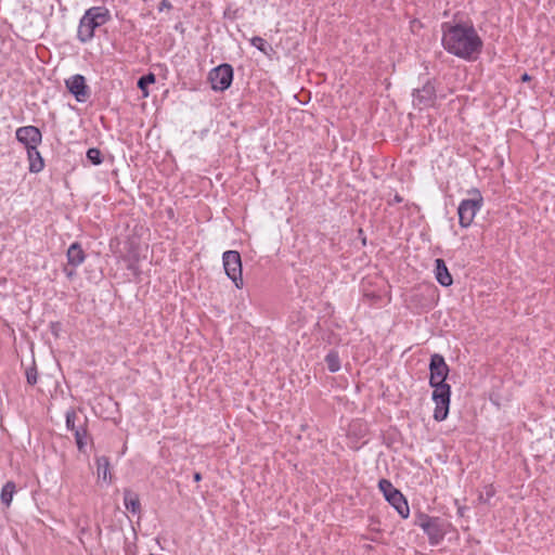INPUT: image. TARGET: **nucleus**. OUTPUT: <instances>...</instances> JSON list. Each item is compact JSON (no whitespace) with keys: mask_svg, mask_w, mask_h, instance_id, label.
Wrapping results in <instances>:
<instances>
[{"mask_svg":"<svg viewBox=\"0 0 555 555\" xmlns=\"http://www.w3.org/2000/svg\"><path fill=\"white\" fill-rule=\"evenodd\" d=\"M325 362H326L327 369L331 372L334 373V372L339 371L340 360H339L338 353L336 351L328 352L327 356L325 357Z\"/></svg>","mask_w":555,"mask_h":555,"instance_id":"nucleus-18","label":"nucleus"},{"mask_svg":"<svg viewBox=\"0 0 555 555\" xmlns=\"http://www.w3.org/2000/svg\"><path fill=\"white\" fill-rule=\"evenodd\" d=\"M194 480H195V481H199V480H202V475H201L199 473H195V474H194Z\"/></svg>","mask_w":555,"mask_h":555,"instance_id":"nucleus-28","label":"nucleus"},{"mask_svg":"<svg viewBox=\"0 0 555 555\" xmlns=\"http://www.w3.org/2000/svg\"><path fill=\"white\" fill-rule=\"evenodd\" d=\"M75 418H76V414L74 411H68L66 413V427L72 430L73 433H75V430L77 429L75 427Z\"/></svg>","mask_w":555,"mask_h":555,"instance_id":"nucleus-24","label":"nucleus"},{"mask_svg":"<svg viewBox=\"0 0 555 555\" xmlns=\"http://www.w3.org/2000/svg\"><path fill=\"white\" fill-rule=\"evenodd\" d=\"M430 385L434 388L433 400L436 404L434 417L437 421L446 420L449 413L450 386L444 383L449 367L443 358L434 354L430 361Z\"/></svg>","mask_w":555,"mask_h":555,"instance_id":"nucleus-2","label":"nucleus"},{"mask_svg":"<svg viewBox=\"0 0 555 555\" xmlns=\"http://www.w3.org/2000/svg\"><path fill=\"white\" fill-rule=\"evenodd\" d=\"M66 274L68 278H72L74 275V272L73 271H66Z\"/></svg>","mask_w":555,"mask_h":555,"instance_id":"nucleus-31","label":"nucleus"},{"mask_svg":"<svg viewBox=\"0 0 555 555\" xmlns=\"http://www.w3.org/2000/svg\"><path fill=\"white\" fill-rule=\"evenodd\" d=\"M483 47L472 22H462L453 16V55L472 62L476 61Z\"/></svg>","mask_w":555,"mask_h":555,"instance_id":"nucleus-1","label":"nucleus"},{"mask_svg":"<svg viewBox=\"0 0 555 555\" xmlns=\"http://www.w3.org/2000/svg\"><path fill=\"white\" fill-rule=\"evenodd\" d=\"M170 8H171V4H170V2H169V1H167V0H163V1L160 2V5H159V10H160V11H162V10H164V9H170Z\"/></svg>","mask_w":555,"mask_h":555,"instance_id":"nucleus-26","label":"nucleus"},{"mask_svg":"<svg viewBox=\"0 0 555 555\" xmlns=\"http://www.w3.org/2000/svg\"><path fill=\"white\" fill-rule=\"evenodd\" d=\"M457 512H459V514H460L461 516H463V514H464V508H463V507H459V508H457Z\"/></svg>","mask_w":555,"mask_h":555,"instance_id":"nucleus-30","label":"nucleus"},{"mask_svg":"<svg viewBox=\"0 0 555 555\" xmlns=\"http://www.w3.org/2000/svg\"><path fill=\"white\" fill-rule=\"evenodd\" d=\"M250 43L253 47L257 48L263 53H267V42L261 37H254L250 39Z\"/></svg>","mask_w":555,"mask_h":555,"instance_id":"nucleus-23","label":"nucleus"},{"mask_svg":"<svg viewBox=\"0 0 555 555\" xmlns=\"http://www.w3.org/2000/svg\"><path fill=\"white\" fill-rule=\"evenodd\" d=\"M16 492V485L13 481H8L1 490L0 500L1 503L9 507L13 501V496Z\"/></svg>","mask_w":555,"mask_h":555,"instance_id":"nucleus-17","label":"nucleus"},{"mask_svg":"<svg viewBox=\"0 0 555 555\" xmlns=\"http://www.w3.org/2000/svg\"><path fill=\"white\" fill-rule=\"evenodd\" d=\"M66 87L78 102H86L89 98L88 87L85 77L81 75L72 76L66 80Z\"/></svg>","mask_w":555,"mask_h":555,"instance_id":"nucleus-9","label":"nucleus"},{"mask_svg":"<svg viewBox=\"0 0 555 555\" xmlns=\"http://www.w3.org/2000/svg\"><path fill=\"white\" fill-rule=\"evenodd\" d=\"M208 78L215 91H224L232 83L233 69L229 64H221L210 70Z\"/></svg>","mask_w":555,"mask_h":555,"instance_id":"nucleus-7","label":"nucleus"},{"mask_svg":"<svg viewBox=\"0 0 555 555\" xmlns=\"http://www.w3.org/2000/svg\"><path fill=\"white\" fill-rule=\"evenodd\" d=\"M18 142L24 144L26 149L37 147L41 143V132L35 126H24L16 129L15 132Z\"/></svg>","mask_w":555,"mask_h":555,"instance_id":"nucleus-8","label":"nucleus"},{"mask_svg":"<svg viewBox=\"0 0 555 555\" xmlns=\"http://www.w3.org/2000/svg\"><path fill=\"white\" fill-rule=\"evenodd\" d=\"M108 21V10L103 7H92L88 9L80 20L78 26V39L81 42L91 40L94 30Z\"/></svg>","mask_w":555,"mask_h":555,"instance_id":"nucleus-3","label":"nucleus"},{"mask_svg":"<svg viewBox=\"0 0 555 555\" xmlns=\"http://www.w3.org/2000/svg\"><path fill=\"white\" fill-rule=\"evenodd\" d=\"M483 204V198L479 191L475 190L473 196L467 199H463L457 208L459 222L462 228L469 227L476 214L480 210Z\"/></svg>","mask_w":555,"mask_h":555,"instance_id":"nucleus-4","label":"nucleus"},{"mask_svg":"<svg viewBox=\"0 0 555 555\" xmlns=\"http://www.w3.org/2000/svg\"><path fill=\"white\" fill-rule=\"evenodd\" d=\"M155 82V76L153 74H149L145 76H142L138 81V87L142 90L143 95L147 96V86Z\"/></svg>","mask_w":555,"mask_h":555,"instance_id":"nucleus-19","label":"nucleus"},{"mask_svg":"<svg viewBox=\"0 0 555 555\" xmlns=\"http://www.w3.org/2000/svg\"><path fill=\"white\" fill-rule=\"evenodd\" d=\"M487 495L490 496V495H493V489L490 487V489L487 491Z\"/></svg>","mask_w":555,"mask_h":555,"instance_id":"nucleus-29","label":"nucleus"},{"mask_svg":"<svg viewBox=\"0 0 555 555\" xmlns=\"http://www.w3.org/2000/svg\"><path fill=\"white\" fill-rule=\"evenodd\" d=\"M422 526L433 544H438L446 533L438 519H430Z\"/></svg>","mask_w":555,"mask_h":555,"instance_id":"nucleus-11","label":"nucleus"},{"mask_svg":"<svg viewBox=\"0 0 555 555\" xmlns=\"http://www.w3.org/2000/svg\"><path fill=\"white\" fill-rule=\"evenodd\" d=\"M222 262L225 274L237 288L243 287L242 260L241 255L236 250H227L222 255Z\"/></svg>","mask_w":555,"mask_h":555,"instance_id":"nucleus-6","label":"nucleus"},{"mask_svg":"<svg viewBox=\"0 0 555 555\" xmlns=\"http://www.w3.org/2000/svg\"><path fill=\"white\" fill-rule=\"evenodd\" d=\"M521 80H522V81H529V80H531V76H530V75H528L527 73H525V74L521 76Z\"/></svg>","mask_w":555,"mask_h":555,"instance_id":"nucleus-27","label":"nucleus"},{"mask_svg":"<svg viewBox=\"0 0 555 555\" xmlns=\"http://www.w3.org/2000/svg\"><path fill=\"white\" fill-rule=\"evenodd\" d=\"M27 155L29 160V171L35 173L40 172L43 169L44 164L37 147L27 149Z\"/></svg>","mask_w":555,"mask_h":555,"instance_id":"nucleus-14","label":"nucleus"},{"mask_svg":"<svg viewBox=\"0 0 555 555\" xmlns=\"http://www.w3.org/2000/svg\"><path fill=\"white\" fill-rule=\"evenodd\" d=\"M124 503L127 511L133 514L140 513L141 505L139 496L131 490L126 489L124 491Z\"/></svg>","mask_w":555,"mask_h":555,"instance_id":"nucleus-15","label":"nucleus"},{"mask_svg":"<svg viewBox=\"0 0 555 555\" xmlns=\"http://www.w3.org/2000/svg\"><path fill=\"white\" fill-rule=\"evenodd\" d=\"M436 278L440 284L451 285V274L442 259H436Z\"/></svg>","mask_w":555,"mask_h":555,"instance_id":"nucleus-16","label":"nucleus"},{"mask_svg":"<svg viewBox=\"0 0 555 555\" xmlns=\"http://www.w3.org/2000/svg\"><path fill=\"white\" fill-rule=\"evenodd\" d=\"M87 158L93 165L102 163V153L99 149L92 147L87 151Z\"/></svg>","mask_w":555,"mask_h":555,"instance_id":"nucleus-21","label":"nucleus"},{"mask_svg":"<svg viewBox=\"0 0 555 555\" xmlns=\"http://www.w3.org/2000/svg\"><path fill=\"white\" fill-rule=\"evenodd\" d=\"M378 488L383 492L385 499L396 508L399 515L403 518L409 517V505L402 493L397 490L392 483L387 479H382L378 482Z\"/></svg>","mask_w":555,"mask_h":555,"instance_id":"nucleus-5","label":"nucleus"},{"mask_svg":"<svg viewBox=\"0 0 555 555\" xmlns=\"http://www.w3.org/2000/svg\"><path fill=\"white\" fill-rule=\"evenodd\" d=\"M435 89L431 85L427 83L423 88L415 90L413 93L414 106L423 109L434 103Z\"/></svg>","mask_w":555,"mask_h":555,"instance_id":"nucleus-10","label":"nucleus"},{"mask_svg":"<svg viewBox=\"0 0 555 555\" xmlns=\"http://www.w3.org/2000/svg\"><path fill=\"white\" fill-rule=\"evenodd\" d=\"M26 377H27V382L30 385L36 384L37 383V372H36V370H34V369L28 370L27 374H26Z\"/></svg>","mask_w":555,"mask_h":555,"instance_id":"nucleus-25","label":"nucleus"},{"mask_svg":"<svg viewBox=\"0 0 555 555\" xmlns=\"http://www.w3.org/2000/svg\"><path fill=\"white\" fill-rule=\"evenodd\" d=\"M75 439H76V443H77V447L79 449V451H83L86 444H87V433L83 428H80V429H76L75 433Z\"/></svg>","mask_w":555,"mask_h":555,"instance_id":"nucleus-20","label":"nucleus"},{"mask_svg":"<svg viewBox=\"0 0 555 555\" xmlns=\"http://www.w3.org/2000/svg\"><path fill=\"white\" fill-rule=\"evenodd\" d=\"M86 255L80 244L73 243L67 249V261L73 267H78L85 261Z\"/></svg>","mask_w":555,"mask_h":555,"instance_id":"nucleus-13","label":"nucleus"},{"mask_svg":"<svg viewBox=\"0 0 555 555\" xmlns=\"http://www.w3.org/2000/svg\"><path fill=\"white\" fill-rule=\"evenodd\" d=\"M442 31H443L442 44L447 51H451V37L449 35L451 33V25H449L448 23H444L442 25Z\"/></svg>","mask_w":555,"mask_h":555,"instance_id":"nucleus-22","label":"nucleus"},{"mask_svg":"<svg viewBox=\"0 0 555 555\" xmlns=\"http://www.w3.org/2000/svg\"><path fill=\"white\" fill-rule=\"evenodd\" d=\"M96 474L99 480L109 485L112 483L113 476L111 473L109 460L106 456L96 457Z\"/></svg>","mask_w":555,"mask_h":555,"instance_id":"nucleus-12","label":"nucleus"}]
</instances>
